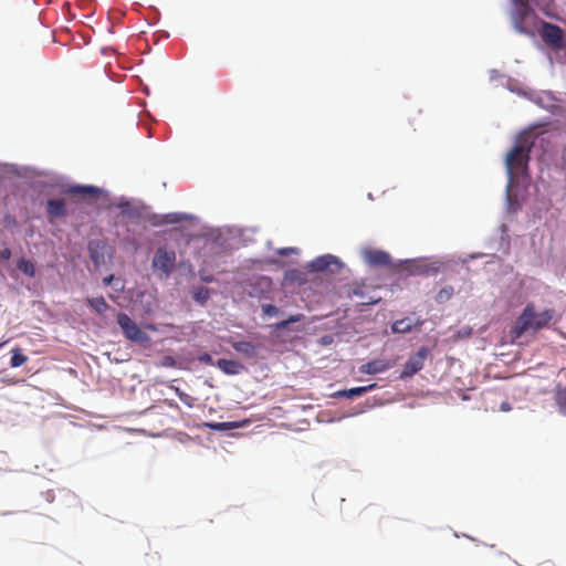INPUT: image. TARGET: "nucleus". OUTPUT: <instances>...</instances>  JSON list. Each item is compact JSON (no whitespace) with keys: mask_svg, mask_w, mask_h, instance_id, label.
I'll return each mask as SVG.
<instances>
[{"mask_svg":"<svg viewBox=\"0 0 566 566\" xmlns=\"http://www.w3.org/2000/svg\"><path fill=\"white\" fill-rule=\"evenodd\" d=\"M205 426L212 430H219V431L230 428L228 422H210V423H206Z\"/></svg>","mask_w":566,"mask_h":566,"instance_id":"nucleus-26","label":"nucleus"},{"mask_svg":"<svg viewBox=\"0 0 566 566\" xmlns=\"http://www.w3.org/2000/svg\"><path fill=\"white\" fill-rule=\"evenodd\" d=\"M262 311L268 316H277L280 314V310L273 304L262 305Z\"/></svg>","mask_w":566,"mask_h":566,"instance_id":"nucleus-25","label":"nucleus"},{"mask_svg":"<svg viewBox=\"0 0 566 566\" xmlns=\"http://www.w3.org/2000/svg\"><path fill=\"white\" fill-rule=\"evenodd\" d=\"M501 409L504 411H509L511 409L510 405L507 402H503L501 406Z\"/></svg>","mask_w":566,"mask_h":566,"instance_id":"nucleus-32","label":"nucleus"},{"mask_svg":"<svg viewBox=\"0 0 566 566\" xmlns=\"http://www.w3.org/2000/svg\"><path fill=\"white\" fill-rule=\"evenodd\" d=\"M86 302L98 314H104L109 308L103 296L87 297Z\"/></svg>","mask_w":566,"mask_h":566,"instance_id":"nucleus-18","label":"nucleus"},{"mask_svg":"<svg viewBox=\"0 0 566 566\" xmlns=\"http://www.w3.org/2000/svg\"><path fill=\"white\" fill-rule=\"evenodd\" d=\"M428 355L429 349L424 346L420 347L418 352L412 355L403 365L400 378L412 377L415 374L420 371L424 366V361L427 360Z\"/></svg>","mask_w":566,"mask_h":566,"instance_id":"nucleus-7","label":"nucleus"},{"mask_svg":"<svg viewBox=\"0 0 566 566\" xmlns=\"http://www.w3.org/2000/svg\"><path fill=\"white\" fill-rule=\"evenodd\" d=\"M304 319V315L303 314H295V315H291L287 319H283L281 322H277L274 327L275 329L277 331H281V329H285L287 328L292 323H296V322H301Z\"/></svg>","mask_w":566,"mask_h":566,"instance_id":"nucleus-23","label":"nucleus"},{"mask_svg":"<svg viewBox=\"0 0 566 566\" xmlns=\"http://www.w3.org/2000/svg\"><path fill=\"white\" fill-rule=\"evenodd\" d=\"M512 2L514 9L511 13V19L515 30L520 33H532L531 20L533 19V11L528 0H512Z\"/></svg>","mask_w":566,"mask_h":566,"instance_id":"nucleus-3","label":"nucleus"},{"mask_svg":"<svg viewBox=\"0 0 566 566\" xmlns=\"http://www.w3.org/2000/svg\"><path fill=\"white\" fill-rule=\"evenodd\" d=\"M117 324L127 339L138 344L150 342V337L126 313L117 314Z\"/></svg>","mask_w":566,"mask_h":566,"instance_id":"nucleus-5","label":"nucleus"},{"mask_svg":"<svg viewBox=\"0 0 566 566\" xmlns=\"http://www.w3.org/2000/svg\"><path fill=\"white\" fill-rule=\"evenodd\" d=\"M377 387V384H370L368 386H361V387H355V388H350V389H344V390H339L336 392V397H344V398H348V399H352L354 397H358V396H361L366 392H369L371 391L373 389H375Z\"/></svg>","mask_w":566,"mask_h":566,"instance_id":"nucleus-15","label":"nucleus"},{"mask_svg":"<svg viewBox=\"0 0 566 566\" xmlns=\"http://www.w3.org/2000/svg\"><path fill=\"white\" fill-rule=\"evenodd\" d=\"M18 269L30 277H33L35 275L34 264L24 258L18 261Z\"/></svg>","mask_w":566,"mask_h":566,"instance_id":"nucleus-22","label":"nucleus"},{"mask_svg":"<svg viewBox=\"0 0 566 566\" xmlns=\"http://www.w3.org/2000/svg\"><path fill=\"white\" fill-rule=\"evenodd\" d=\"M201 361H205L207 364H212V357L209 355V354H205L202 357H201Z\"/></svg>","mask_w":566,"mask_h":566,"instance_id":"nucleus-31","label":"nucleus"},{"mask_svg":"<svg viewBox=\"0 0 566 566\" xmlns=\"http://www.w3.org/2000/svg\"><path fill=\"white\" fill-rule=\"evenodd\" d=\"M113 280H114V275H113V274H111V275L105 276V277L103 279V283H104V285H105V286H108V285H111V284H112Z\"/></svg>","mask_w":566,"mask_h":566,"instance_id":"nucleus-30","label":"nucleus"},{"mask_svg":"<svg viewBox=\"0 0 566 566\" xmlns=\"http://www.w3.org/2000/svg\"><path fill=\"white\" fill-rule=\"evenodd\" d=\"M216 366L227 375H237L243 369L240 361L226 358L218 359Z\"/></svg>","mask_w":566,"mask_h":566,"instance_id":"nucleus-13","label":"nucleus"},{"mask_svg":"<svg viewBox=\"0 0 566 566\" xmlns=\"http://www.w3.org/2000/svg\"><path fill=\"white\" fill-rule=\"evenodd\" d=\"M534 146V137L525 132L518 135L515 145L505 157V166L510 180L526 174L530 154Z\"/></svg>","mask_w":566,"mask_h":566,"instance_id":"nucleus-1","label":"nucleus"},{"mask_svg":"<svg viewBox=\"0 0 566 566\" xmlns=\"http://www.w3.org/2000/svg\"><path fill=\"white\" fill-rule=\"evenodd\" d=\"M176 265V253L174 250L158 248L153 258L151 268L154 272H159V276L168 279L174 272Z\"/></svg>","mask_w":566,"mask_h":566,"instance_id":"nucleus-4","label":"nucleus"},{"mask_svg":"<svg viewBox=\"0 0 566 566\" xmlns=\"http://www.w3.org/2000/svg\"><path fill=\"white\" fill-rule=\"evenodd\" d=\"M7 342H1L0 343V348L6 344Z\"/></svg>","mask_w":566,"mask_h":566,"instance_id":"nucleus-33","label":"nucleus"},{"mask_svg":"<svg viewBox=\"0 0 566 566\" xmlns=\"http://www.w3.org/2000/svg\"><path fill=\"white\" fill-rule=\"evenodd\" d=\"M191 294H192V298L196 302H198L200 304H205L208 301V298L210 297V290L205 286H197L192 290Z\"/></svg>","mask_w":566,"mask_h":566,"instance_id":"nucleus-19","label":"nucleus"},{"mask_svg":"<svg viewBox=\"0 0 566 566\" xmlns=\"http://www.w3.org/2000/svg\"><path fill=\"white\" fill-rule=\"evenodd\" d=\"M46 212L52 218H62L66 216L65 202L63 199H50L46 202Z\"/></svg>","mask_w":566,"mask_h":566,"instance_id":"nucleus-12","label":"nucleus"},{"mask_svg":"<svg viewBox=\"0 0 566 566\" xmlns=\"http://www.w3.org/2000/svg\"><path fill=\"white\" fill-rule=\"evenodd\" d=\"M553 317V312L546 310L542 313H535L533 304H527L523 310L522 314L516 321L513 333L516 337H520L524 332L530 328L541 329L546 326Z\"/></svg>","mask_w":566,"mask_h":566,"instance_id":"nucleus-2","label":"nucleus"},{"mask_svg":"<svg viewBox=\"0 0 566 566\" xmlns=\"http://www.w3.org/2000/svg\"><path fill=\"white\" fill-rule=\"evenodd\" d=\"M541 35L543 41L552 49H564V31L560 27L549 22H543Z\"/></svg>","mask_w":566,"mask_h":566,"instance_id":"nucleus-6","label":"nucleus"},{"mask_svg":"<svg viewBox=\"0 0 566 566\" xmlns=\"http://www.w3.org/2000/svg\"><path fill=\"white\" fill-rule=\"evenodd\" d=\"M390 368L389 363L382 359L370 360L359 367V373L367 375H375L382 371H386Z\"/></svg>","mask_w":566,"mask_h":566,"instance_id":"nucleus-11","label":"nucleus"},{"mask_svg":"<svg viewBox=\"0 0 566 566\" xmlns=\"http://www.w3.org/2000/svg\"><path fill=\"white\" fill-rule=\"evenodd\" d=\"M231 346L235 352L248 358H253L256 355L255 346L250 342H233Z\"/></svg>","mask_w":566,"mask_h":566,"instance_id":"nucleus-17","label":"nucleus"},{"mask_svg":"<svg viewBox=\"0 0 566 566\" xmlns=\"http://www.w3.org/2000/svg\"><path fill=\"white\" fill-rule=\"evenodd\" d=\"M555 400L559 412L566 417V387L557 388Z\"/></svg>","mask_w":566,"mask_h":566,"instance_id":"nucleus-21","label":"nucleus"},{"mask_svg":"<svg viewBox=\"0 0 566 566\" xmlns=\"http://www.w3.org/2000/svg\"><path fill=\"white\" fill-rule=\"evenodd\" d=\"M178 396H179V399L185 403L187 405L188 407H192L193 406V398L191 396H189L188 394H185V392H180L178 389Z\"/></svg>","mask_w":566,"mask_h":566,"instance_id":"nucleus-27","label":"nucleus"},{"mask_svg":"<svg viewBox=\"0 0 566 566\" xmlns=\"http://www.w3.org/2000/svg\"><path fill=\"white\" fill-rule=\"evenodd\" d=\"M105 243L99 240H93L88 243V252L92 261L97 265L104 261Z\"/></svg>","mask_w":566,"mask_h":566,"instance_id":"nucleus-14","label":"nucleus"},{"mask_svg":"<svg viewBox=\"0 0 566 566\" xmlns=\"http://www.w3.org/2000/svg\"><path fill=\"white\" fill-rule=\"evenodd\" d=\"M12 356L10 359V365L13 368L20 367L28 361V357L22 353L20 348L12 349Z\"/></svg>","mask_w":566,"mask_h":566,"instance_id":"nucleus-20","label":"nucleus"},{"mask_svg":"<svg viewBox=\"0 0 566 566\" xmlns=\"http://www.w3.org/2000/svg\"><path fill=\"white\" fill-rule=\"evenodd\" d=\"M66 193L75 197V198H78V199H82V200H86V199H96L98 198V195L101 193V190L99 188L97 187H94V186H80V185H76V186H70L66 190H65Z\"/></svg>","mask_w":566,"mask_h":566,"instance_id":"nucleus-10","label":"nucleus"},{"mask_svg":"<svg viewBox=\"0 0 566 566\" xmlns=\"http://www.w3.org/2000/svg\"><path fill=\"white\" fill-rule=\"evenodd\" d=\"M420 324H421L420 321L412 322L410 318L405 317V318L395 321L391 324V331L395 334H405V333H409L413 328V326L420 325Z\"/></svg>","mask_w":566,"mask_h":566,"instance_id":"nucleus-16","label":"nucleus"},{"mask_svg":"<svg viewBox=\"0 0 566 566\" xmlns=\"http://www.w3.org/2000/svg\"><path fill=\"white\" fill-rule=\"evenodd\" d=\"M343 264L338 258L332 254H325L315 258L308 264V268L313 272H325L329 271L331 273H335L342 269Z\"/></svg>","mask_w":566,"mask_h":566,"instance_id":"nucleus-8","label":"nucleus"},{"mask_svg":"<svg viewBox=\"0 0 566 566\" xmlns=\"http://www.w3.org/2000/svg\"><path fill=\"white\" fill-rule=\"evenodd\" d=\"M11 258V250L6 248L0 252V260H9Z\"/></svg>","mask_w":566,"mask_h":566,"instance_id":"nucleus-28","label":"nucleus"},{"mask_svg":"<svg viewBox=\"0 0 566 566\" xmlns=\"http://www.w3.org/2000/svg\"><path fill=\"white\" fill-rule=\"evenodd\" d=\"M200 279L206 283H211L214 281V277L211 274H200Z\"/></svg>","mask_w":566,"mask_h":566,"instance_id":"nucleus-29","label":"nucleus"},{"mask_svg":"<svg viewBox=\"0 0 566 566\" xmlns=\"http://www.w3.org/2000/svg\"><path fill=\"white\" fill-rule=\"evenodd\" d=\"M453 293H454V290L452 286H446L437 293L436 301L438 303H444L452 297Z\"/></svg>","mask_w":566,"mask_h":566,"instance_id":"nucleus-24","label":"nucleus"},{"mask_svg":"<svg viewBox=\"0 0 566 566\" xmlns=\"http://www.w3.org/2000/svg\"><path fill=\"white\" fill-rule=\"evenodd\" d=\"M364 259L371 266H391V256L384 250L366 249Z\"/></svg>","mask_w":566,"mask_h":566,"instance_id":"nucleus-9","label":"nucleus"}]
</instances>
